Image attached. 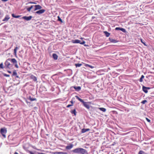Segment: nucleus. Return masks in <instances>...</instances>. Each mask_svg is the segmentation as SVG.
Returning a JSON list of instances; mask_svg holds the SVG:
<instances>
[{
    "label": "nucleus",
    "mask_w": 154,
    "mask_h": 154,
    "mask_svg": "<svg viewBox=\"0 0 154 154\" xmlns=\"http://www.w3.org/2000/svg\"><path fill=\"white\" fill-rule=\"evenodd\" d=\"M72 152L74 153L80 154H88L87 151L81 148H76L72 150Z\"/></svg>",
    "instance_id": "obj_1"
},
{
    "label": "nucleus",
    "mask_w": 154,
    "mask_h": 154,
    "mask_svg": "<svg viewBox=\"0 0 154 154\" xmlns=\"http://www.w3.org/2000/svg\"><path fill=\"white\" fill-rule=\"evenodd\" d=\"M75 97L77 99H78L79 101H80L81 102H82L84 106L86 107L88 109H89L90 108V106L88 104L87 102H85L83 101V100L80 98L79 97L77 96H75Z\"/></svg>",
    "instance_id": "obj_2"
},
{
    "label": "nucleus",
    "mask_w": 154,
    "mask_h": 154,
    "mask_svg": "<svg viewBox=\"0 0 154 154\" xmlns=\"http://www.w3.org/2000/svg\"><path fill=\"white\" fill-rule=\"evenodd\" d=\"M10 59L7 60L5 63L4 68L6 69H10L12 67V65L10 64L9 61Z\"/></svg>",
    "instance_id": "obj_3"
},
{
    "label": "nucleus",
    "mask_w": 154,
    "mask_h": 154,
    "mask_svg": "<svg viewBox=\"0 0 154 154\" xmlns=\"http://www.w3.org/2000/svg\"><path fill=\"white\" fill-rule=\"evenodd\" d=\"M7 130L5 128H2L0 130V133L4 138L6 137L5 134L7 133Z\"/></svg>",
    "instance_id": "obj_4"
},
{
    "label": "nucleus",
    "mask_w": 154,
    "mask_h": 154,
    "mask_svg": "<svg viewBox=\"0 0 154 154\" xmlns=\"http://www.w3.org/2000/svg\"><path fill=\"white\" fill-rule=\"evenodd\" d=\"M72 42L73 43H80L82 45L84 44L85 43V41H83L82 42H81V41L78 39L72 40Z\"/></svg>",
    "instance_id": "obj_5"
},
{
    "label": "nucleus",
    "mask_w": 154,
    "mask_h": 154,
    "mask_svg": "<svg viewBox=\"0 0 154 154\" xmlns=\"http://www.w3.org/2000/svg\"><path fill=\"white\" fill-rule=\"evenodd\" d=\"M45 11V9H40L39 11H36L35 13L38 14H40L44 13Z\"/></svg>",
    "instance_id": "obj_6"
},
{
    "label": "nucleus",
    "mask_w": 154,
    "mask_h": 154,
    "mask_svg": "<svg viewBox=\"0 0 154 154\" xmlns=\"http://www.w3.org/2000/svg\"><path fill=\"white\" fill-rule=\"evenodd\" d=\"M32 16H30L28 17L27 16H24L23 17V18L25 20L27 21H29L31 20L32 18Z\"/></svg>",
    "instance_id": "obj_7"
},
{
    "label": "nucleus",
    "mask_w": 154,
    "mask_h": 154,
    "mask_svg": "<svg viewBox=\"0 0 154 154\" xmlns=\"http://www.w3.org/2000/svg\"><path fill=\"white\" fill-rule=\"evenodd\" d=\"M34 6L35 7L34 11L38 10H40L42 8V7L39 5H35Z\"/></svg>",
    "instance_id": "obj_8"
},
{
    "label": "nucleus",
    "mask_w": 154,
    "mask_h": 154,
    "mask_svg": "<svg viewBox=\"0 0 154 154\" xmlns=\"http://www.w3.org/2000/svg\"><path fill=\"white\" fill-rule=\"evenodd\" d=\"M52 154H67L66 152H51Z\"/></svg>",
    "instance_id": "obj_9"
},
{
    "label": "nucleus",
    "mask_w": 154,
    "mask_h": 154,
    "mask_svg": "<svg viewBox=\"0 0 154 154\" xmlns=\"http://www.w3.org/2000/svg\"><path fill=\"white\" fill-rule=\"evenodd\" d=\"M73 145L72 144H70L69 145L66 146V149H70L73 147Z\"/></svg>",
    "instance_id": "obj_10"
},
{
    "label": "nucleus",
    "mask_w": 154,
    "mask_h": 154,
    "mask_svg": "<svg viewBox=\"0 0 154 154\" xmlns=\"http://www.w3.org/2000/svg\"><path fill=\"white\" fill-rule=\"evenodd\" d=\"M109 40L111 42L113 43H115L118 42L117 40L112 38H109Z\"/></svg>",
    "instance_id": "obj_11"
},
{
    "label": "nucleus",
    "mask_w": 154,
    "mask_h": 154,
    "mask_svg": "<svg viewBox=\"0 0 154 154\" xmlns=\"http://www.w3.org/2000/svg\"><path fill=\"white\" fill-rule=\"evenodd\" d=\"M90 130V129L89 128H83L82 129V133H85V132L89 131Z\"/></svg>",
    "instance_id": "obj_12"
},
{
    "label": "nucleus",
    "mask_w": 154,
    "mask_h": 154,
    "mask_svg": "<svg viewBox=\"0 0 154 154\" xmlns=\"http://www.w3.org/2000/svg\"><path fill=\"white\" fill-rule=\"evenodd\" d=\"M143 91L145 93H147L148 92V91L147 87L143 86L142 87Z\"/></svg>",
    "instance_id": "obj_13"
},
{
    "label": "nucleus",
    "mask_w": 154,
    "mask_h": 154,
    "mask_svg": "<svg viewBox=\"0 0 154 154\" xmlns=\"http://www.w3.org/2000/svg\"><path fill=\"white\" fill-rule=\"evenodd\" d=\"M74 88L75 89V90L77 91H80L81 89V88L80 86H74Z\"/></svg>",
    "instance_id": "obj_14"
},
{
    "label": "nucleus",
    "mask_w": 154,
    "mask_h": 154,
    "mask_svg": "<svg viewBox=\"0 0 154 154\" xmlns=\"http://www.w3.org/2000/svg\"><path fill=\"white\" fill-rule=\"evenodd\" d=\"M52 56L53 58L55 60H57L58 58V56L56 54H53Z\"/></svg>",
    "instance_id": "obj_15"
},
{
    "label": "nucleus",
    "mask_w": 154,
    "mask_h": 154,
    "mask_svg": "<svg viewBox=\"0 0 154 154\" xmlns=\"http://www.w3.org/2000/svg\"><path fill=\"white\" fill-rule=\"evenodd\" d=\"M30 78L34 81H36L37 80L36 77L32 75L31 76Z\"/></svg>",
    "instance_id": "obj_16"
},
{
    "label": "nucleus",
    "mask_w": 154,
    "mask_h": 154,
    "mask_svg": "<svg viewBox=\"0 0 154 154\" xmlns=\"http://www.w3.org/2000/svg\"><path fill=\"white\" fill-rule=\"evenodd\" d=\"M10 19V17L8 15H6L3 20V21H7Z\"/></svg>",
    "instance_id": "obj_17"
},
{
    "label": "nucleus",
    "mask_w": 154,
    "mask_h": 154,
    "mask_svg": "<svg viewBox=\"0 0 154 154\" xmlns=\"http://www.w3.org/2000/svg\"><path fill=\"white\" fill-rule=\"evenodd\" d=\"M11 61L13 63H15V64L17 63V60L14 58H13V59H11Z\"/></svg>",
    "instance_id": "obj_18"
},
{
    "label": "nucleus",
    "mask_w": 154,
    "mask_h": 154,
    "mask_svg": "<svg viewBox=\"0 0 154 154\" xmlns=\"http://www.w3.org/2000/svg\"><path fill=\"white\" fill-rule=\"evenodd\" d=\"M98 109L100 110L101 111L104 112H105L106 110V109L104 108H98Z\"/></svg>",
    "instance_id": "obj_19"
},
{
    "label": "nucleus",
    "mask_w": 154,
    "mask_h": 154,
    "mask_svg": "<svg viewBox=\"0 0 154 154\" xmlns=\"http://www.w3.org/2000/svg\"><path fill=\"white\" fill-rule=\"evenodd\" d=\"M104 33H105V35L107 37H108L110 35V33L107 31H104Z\"/></svg>",
    "instance_id": "obj_20"
},
{
    "label": "nucleus",
    "mask_w": 154,
    "mask_h": 154,
    "mask_svg": "<svg viewBox=\"0 0 154 154\" xmlns=\"http://www.w3.org/2000/svg\"><path fill=\"white\" fill-rule=\"evenodd\" d=\"M85 66L86 67H89L91 69H93L94 67V66L87 64H85Z\"/></svg>",
    "instance_id": "obj_21"
},
{
    "label": "nucleus",
    "mask_w": 154,
    "mask_h": 154,
    "mask_svg": "<svg viewBox=\"0 0 154 154\" xmlns=\"http://www.w3.org/2000/svg\"><path fill=\"white\" fill-rule=\"evenodd\" d=\"M18 48L17 47H16L14 50V54L15 55H16L17 50L18 49Z\"/></svg>",
    "instance_id": "obj_22"
},
{
    "label": "nucleus",
    "mask_w": 154,
    "mask_h": 154,
    "mask_svg": "<svg viewBox=\"0 0 154 154\" xmlns=\"http://www.w3.org/2000/svg\"><path fill=\"white\" fill-rule=\"evenodd\" d=\"M71 112L72 114H74L75 116L76 115V112L75 109H74L73 110L71 111Z\"/></svg>",
    "instance_id": "obj_23"
},
{
    "label": "nucleus",
    "mask_w": 154,
    "mask_h": 154,
    "mask_svg": "<svg viewBox=\"0 0 154 154\" xmlns=\"http://www.w3.org/2000/svg\"><path fill=\"white\" fill-rule=\"evenodd\" d=\"M12 16L13 17L15 18H18L21 16L20 15L15 16L14 14H12Z\"/></svg>",
    "instance_id": "obj_24"
},
{
    "label": "nucleus",
    "mask_w": 154,
    "mask_h": 154,
    "mask_svg": "<svg viewBox=\"0 0 154 154\" xmlns=\"http://www.w3.org/2000/svg\"><path fill=\"white\" fill-rule=\"evenodd\" d=\"M144 77V76L143 75H141V78L140 79V82H142L143 81V79Z\"/></svg>",
    "instance_id": "obj_25"
},
{
    "label": "nucleus",
    "mask_w": 154,
    "mask_h": 154,
    "mask_svg": "<svg viewBox=\"0 0 154 154\" xmlns=\"http://www.w3.org/2000/svg\"><path fill=\"white\" fill-rule=\"evenodd\" d=\"M29 99L31 101H33L34 100H36V99L35 98H32L31 97H29Z\"/></svg>",
    "instance_id": "obj_26"
},
{
    "label": "nucleus",
    "mask_w": 154,
    "mask_h": 154,
    "mask_svg": "<svg viewBox=\"0 0 154 154\" xmlns=\"http://www.w3.org/2000/svg\"><path fill=\"white\" fill-rule=\"evenodd\" d=\"M33 5H32L29 8H27V11L29 12L30 11H31V9L33 7Z\"/></svg>",
    "instance_id": "obj_27"
},
{
    "label": "nucleus",
    "mask_w": 154,
    "mask_h": 154,
    "mask_svg": "<svg viewBox=\"0 0 154 154\" xmlns=\"http://www.w3.org/2000/svg\"><path fill=\"white\" fill-rule=\"evenodd\" d=\"M82 65V64L81 63H77L75 64V66L76 67H80Z\"/></svg>",
    "instance_id": "obj_28"
},
{
    "label": "nucleus",
    "mask_w": 154,
    "mask_h": 154,
    "mask_svg": "<svg viewBox=\"0 0 154 154\" xmlns=\"http://www.w3.org/2000/svg\"><path fill=\"white\" fill-rule=\"evenodd\" d=\"M0 68L1 69H3L4 68V67L3 66V63H2L0 64Z\"/></svg>",
    "instance_id": "obj_29"
},
{
    "label": "nucleus",
    "mask_w": 154,
    "mask_h": 154,
    "mask_svg": "<svg viewBox=\"0 0 154 154\" xmlns=\"http://www.w3.org/2000/svg\"><path fill=\"white\" fill-rule=\"evenodd\" d=\"M17 75V73L16 70L14 71L13 72V75L16 76Z\"/></svg>",
    "instance_id": "obj_30"
},
{
    "label": "nucleus",
    "mask_w": 154,
    "mask_h": 154,
    "mask_svg": "<svg viewBox=\"0 0 154 154\" xmlns=\"http://www.w3.org/2000/svg\"><path fill=\"white\" fill-rule=\"evenodd\" d=\"M120 30L122 31V32H126L125 29L123 28H121L120 29Z\"/></svg>",
    "instance_id": "obj_31"
},
{
    "label": "nucleus",
    "mask_w": 154,
    "mask_h": 154,
    "mask_svg": "<svg viewBox=\"0 0 154 154\" xmlns=\"http://www.w3.org/2000/svg\"><path fill=\"white\" fill-rule=\"evenodd\" d=\"M144 153H145L142 150H140L138 154H144Z\"/></svg>",
    "instance_id": "obj_32"
},
{
    "label": "nucleus",
    "mask_w": 154,
    "mask_h": 154,
    "mask_svg": "<svg viewBox=\"0 0 154 154\" xmlns=\"http://www.w3.org/2000/svg\"><path fill=\"white\" fill-rule=\"evenodd\" d=\"M147 102V101L146 100H143L142 102L141 103H142L143 104H145Z\"/></svg>",
    "instance_id": "obj_33"
},
{
    "label": "nucleus",
    "mask_w": 154,
    "mask_h": 154,
    "mask_svg": "<svg viewBox=\"0 0 154 154\" xmlns=\"http://www.w3.org/2000/svg\"><path fill=\"white\" fill-rule=\"evenodd\" d=\"M58 20L61 22H63L62 20L59 16L58 17Z\"/></svg>",
    "instance_id": "obj_34"
},
{
    "label": "nucleus",
    "mask_w": 154,
    "mask_h": 154,
    "mask_svg": "<svg viewBox=\"0 0 154 154\" xmlns=\"http://www.w3.org/2000/svg\"><path fill=\"white\" fill-rule=\"evenodd\" d=\"M121 28L120 27H116L115 28V30H120Z\"/></svg>",
    "instance_id": "obj_35"
},
{
    "label": "nucleus",
    "mask_w": 154,
    "mask_h": 154,
    "mask_svg": "<svg viewBox=\"0 0 154 154\" xmlns=\"http://www.w3.org/2000/svg\"><path fill=\"white\" fill-rule=\"evenodd\" d=\"M73 106V104H69V105H68L66 106V107L67 108H69V107H70V106Z\"/></svg>",
    "instance_id": "obj_36"
},
{
    "label": "nucleus",
    "mask_w": 154,
    "mask_h": 154,
    "mask_svg": "<svg viewBox=\"0 0 154 154\" xmlns=\"http://www.w3.org/2000/svg\"><path fill=\"white\" fill-rule=\"evenodd\" d=\"M146 119L148 122H150V120L149 119H148V118H146Z\"/></svg>",
    "instance_id": "obj_37"
},
{
    "label": "nucleus",
    "mask_w": 154,
    "mask_h": 154,
    "mask_svg": "<svg viewBox=\"0 0 154 154\" xmlns=\"http://www.w3.org/2000/svg\"><path fill=\"white\" fill-rule=\"evenodd\" d=\"M141 42L142 43H143L144 45H146H146L145 43H144L143 42L142 40V39H141Z\"/></svg>",
    "instance_id": "obj_38"
},
{
    "label": "nucleus",
    "mask_w": 154,
    "mask_h": 154,
    "mask_svg": "<svg viewBox=\"0 0 154 154\" xmlns=\"http://www.w3.org/2000/svg\"><path fill=\"white\" fill-rule=\"evenodd\" d=\"M4 75L5 76H6V77H9L10 76V75H7V74H4Z\"/></svg>",
    "instance_id": "obj_39"
},
{
    "label": "nucleus",
    "mask_w": 154,
    "mask_h": 154,
    "mask_svg": "<svg viewBox=\"0 0 154 154\" xmlns=\"http://www.w3.org/2000/svg\"><path fill=\"white\" fill-rule=\"evenodd\" d=\"M15 66L17 68H18V66L17 65V63H15Z\"/></svg>",
    "instance_id": "obj_40"
},
{
    "label": "nucleus",
    "mask_w": 154,
    "mask_h": 154,
    "mask_svg": "<svg viewBox=\"0 0 154 154\" xmlns=\"http://www.w3.org/2000/svg\"><path fill=\"white\" fill-rule=\"evenodd\" d=\"M2 1H3V2H6L8 1V0H1Z\"/></svg>",
    "instance_id": "obj_41"
},
{
    "label": "nucleus",
    "mask_w": 154,
    "mask_h": 154,
    "mask_svg": "<svg viewBox=\"0 0 154 154\" xmlns=\"http://www.w3.org/2000/svg\"><path fill=\"white\" fill-rule=\"evenodd\" d=\"M70 102L72 104H73V101H72V100L70 101Z\"/></svg>",
    "instance_id": "obj_42"
},
{
    "label": "nucleus",
    "mask_w": 154,
    "mask_h": 154,
    "mask_svg": "<svg viewBox=\"0 0 154 154\" xmlns=\"http://www.w3.org/2000/svg\"><path fill=\"white\" fill-rule=\"evenodd\" d=\"M29 3H31V4H35V3L33 2H30Z\"/></svg>",
    "instance_id": "obj_43"
},
{
    "label": "nucleus",
    "mask_w": 154,
    "mask_h": 154,
    "mask_svg": "<svg viewBox=\"0 0 154 154\" xmlns=\"http://www.w3.org/2000/svg\"><path fill=\"white\" fill-rule=\"evenodd\" d=\"M16 78H19V77L18 76H17V75H16Z\"/></svg>",
    "instance_id": "obj_44"
},
{
    "label": "nucleus",
    "mask_w": 154,
    "mask_h": 154,
    "mask_svg": "<svg viewBox=\"0 0 154 154\" xmlns=\"http://www.w3.org/2000/svg\"><path fill=\"white\" fill-rule=\"evenodd\" d=\"M8 72H9V73H11V72L10 71H8Z\"/></svg>",
    "instance_id": "obj_45"
},
{
    "label": "nucleus",
    "mask_w": 154,
    "mask_h": 154,
    "mask_svg": "<svg viewBox=\"0 0 154 154\" xmlns=\"http://www.w3.org/2000/svg\"><path fill=\"white\" fill-rule=\"evenodd\" d=\"M14 154H19L17 152H15Z\"/></svg>",
    "instance_id": "obj_46"
},
{
    "label": "nucleus",
    "mask_w": 154,
    "mask_h": 154,
    "mask_svg": "<svg viewBox=\"0 0 154 154\" xmlns=\"http://www.w3.org/2000/svg\"><path fill=\"white\" fill-rule=\"evenodd\" d=\"M147 89H150V88H149V87H147Z\"/></svg>",
    "instance_id": "obj_47"
},
{
    "label": "nucleus",
    "mask_w": 154,
    "mask_h": 154,
    "mask_svg": "<svg viewBox=\"0 0 154 154\" xmlns=\"http://www.w3.org/2000/svg\"><path fill=\"white\" fill-rule=\"evenodd\" d=\"M83 38H80V39H83Z\"/></svg>",
    "instance_id": "obj_48"
},
{
    "label": "nucleus",
    "mask_w": 154,
    "mask_h": 154,
    "mask_svg": "<svg viewBox=\"0 0 154 154\" xmlns=\"http://www.w3.org/2000/svg\"><path fill=\"white\" fill-rule=\"evenodd\" d=\"M85 45V46H86V45Z\"/></svg>",
    "instance_id": "obj_49"
}]
</instances>
